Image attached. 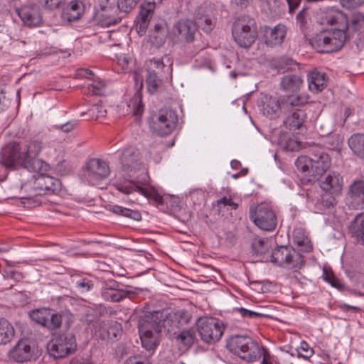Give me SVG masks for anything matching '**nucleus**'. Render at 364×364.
Returning a JSON list of instances; mask_svg holds the SVG:
<instances>
[{"label": "nucleus", "mask_w": 364, "mask_h": 364, "mask_svg": "<svg viewBox=\"0 0 364 364\" xmlns=\"http://www.w3.org/2000/svg\"><path fill=\"white\" fill-rule=\"evenodd\" d=\"M42 148L41 141L31 140L23 146L11 141L1 150L0 161L6 168H14L21 165L29 171L38 173L33 182L24 185L25 188L30 186L33 190V194L25 198L28 200L33 196L56 195L61 190L60 181L47 174L50 170V165L38 158Z\"/></svg>", "instance_id": "f257e3e1"}, {"label": "nucleus", "mask_w": 364, "mask_h": 364, "mask_svg": "<svg viewBox=\"0 0 364 364\" xmlns=\"http://www.w3.org/2000/svg\"><path fill=\"white\" fill-rule=\"evenodd\" d=\"M182 310L168 308L153 311L139 321L138 328L142 346L147 350H154L159 344L162 329L171 339L182 340Z\"/></svg>", "instance_id": "f03ea898"}, {"label": "nucleus", "mask_w": 364, "mask_h": 364, "mask_svg": "<svg viewBox=\"0 0 364 364\" xmlns=\"http://www.w3.org/2000/svg\"><path fill=\"white\" fill-rule=\"evenodd\" d=\"M321 25L335 26L333 30H323L316 33L310 40L311 46L318 53H333L339 50L346 41L348 28V18L345 14L333 7L327 8L319 14Z\"/></svg>", "instance_id": "7ed1b4c3"}, {"label": "nucleus", "mask_w": 364, "mask_h": 364, "mask_svg": "<svg viewBox=\"0 0 364 364\" xmlns=\"http://www.w3.org/2000/svg\"><path fill=\"white\" fill-rule=\"evenodd\" d=\"M193 15L195 22L187 19L183 23V41L185 40L187 43H191L194 39L195 34L198 31L196 24L204 32L210 33L213 30L216 23L213 9L207 3L197 6Z\"/></svg>", "instance_id": "20e7f679"}, {"label": "nucleus", "mask_w": 364, "mask_h": 364, "mask_svg": "<svg viewBox=\"0 0 364 364\" xmlns=\"http://www.w3.org/2000/svg\"><path fill=\"white\" fill-rule=\"evenodd\" d=\"M227 348L240 359L253 363L259 359L261 348L252 337L246 335H234L227 341Z\"/></svg>", "instance_id": "39448f33"}, {"label": "nucleus", "mask_w": 364, "mask_h": 364, "mask_svg": "<svg viewBox=\"0 0 364 364\" xmlns=\"http://www.w3.org/2000/svg\"><path fill=\"white\" fill-rule=\"evenodd\" d=\"M232 33L239 46L250 48L257 37L255 19L246 16L238 18L233 23Z\"/></svg>", "instance_id": "423d86ee"}, {"label": "nucleus", "mask_w": 364, "mask_h": 364, "mask_svg": "<svg viewBox=\"0 0 364 364\" xmlns=\"http://www.w3.org/2000/svg\"><path fill=\"white\" fill-rule=\"evenodd\" d=\"M148 122L152 132L159 136H166L176 128L178 116L172 109H161L152 113Z\"/></svg>", "instance_id": "0eeeda50"}, {"label": "nucleus", "mask_w": 364, "mask_h": 364, "mask_svg": "<svg viewBox=\"0 0 364 364\" xmlns=\"http://www.w3.org/2000/svg\"><path fill=\"white\" fill-rule=\"evenodd\" d=\"M196 325L201 340L208 344L218 342L225 330L223 322L213 317L198 318Z\"/></svg>", "instance_id": "6e6552de"}, {"label": "nucleus", "mask_w": 364, "mask_h": 364, "mask_svg": "<svg viewBox=\"0 0 364 364\" xmlns=\"http://www.w3.org/2000/svg\"><path fill=\"white\" fill-rule=\"evenodd\" d=\"M77 347L73 333L60 334L53 338L47 346L49 355L55 359L63 358L73 353Z\"/></svg>", "instance_id": "1a4fd4ad"}, {"label": "nucleus", "mask_w": 364, "mask_h": 364, "mask_svg": "<svg viewBox=\"0 0 364 364\" xmlns=\"http://www.w3.org/2000/svg\"><path fill=\"white\" fill-rule=\"evenodd\" d=\"M250 218L258 228L264 231H272L277 226L276 215L266 203H261L255 209H250Z\"/></svg>", "instance_id": "9d476101"}, {"label": "nucleus", "mask_w": 364, "mask_h": 364, "mask_svg": "<svg viewBox=\"0 0 364 364\" xmlns=\"http://www.w3.org/2000/svg\"><path fill=\"white\" fill-rule=\"evenodd\" d=\"M271 261L278 266L292 269L300 268L304 264L301 254L287 246H280L271 254Z\"/></svg>", "instance_id": "9b49d317"}, {"label": "nucleus", "mask_w": 364, "mask_h": 364, "mask_svg": "<svg viewBox=\"0 0 364 364\" xmlns=\"http://www.w3.org/2000/svg\"><path fill=\"white\" fill-rule=\"evenodd\" d=\"M165 68L162 60L152 59L150 60L146 78V88L149 93H156L162 85L161 73Z\"/></svg>", "instance_id": "f8f14e48"}, {"label": "nucleus", "mask_w": 364, "mask_h": 364, "mask_svg": "<svg viewBox=\"0 0 364 364\" xmlns=\"http://www.w3.org/2000/svg\"><path fill=\"white\" fill-rule=\"evenodd\" d=\"M110 169L107 161L93 158L90 159L86 164V176L87 180L94 183L97 181L105 179L109 176Z\"/></svg>", "instance_id": "ddd939ff"}, {"label": "nucleus", "mask_w": 364, "mask_h": 364, "mask_svg": "<svg viewBox=\"0 0 364 364\" xmlns=\"http://www.w3.org/2000/svg\"><path fill=\"white\" fill-rule=\"evenodd\" d=\"M9 357L15 362L24 363L34 358L35 354L30 341L26 339H21L10 350Z\"/></svg>", "instance_id": "4468645a"}, {"label": "nucleus", "mask_w": 364, "mask_h": 364, "mask_svg": "<svg viewBox=\"0 0 364 364\" xmlns=\"http://www.w3.org/2000/svg\"><path fill=\"white\" fill-rule=\"evenodd\" d=\"M120 161L124 171H132L138 168L140 164L139 152L132 146L127 147L122 151Z\"/></svg>", "instance_id": "2eb2a0df"}, {"label": "nucleus", "mask_w": 364, "mask_h": 364, "mask_svg": "<svg viewBox=\"0 0 364 364\" xmlns=\"http://www.w3.org/2000/svg\"><path fill=\"white\" fill-rule=\"evenodd\" d=\"M311 176H322L331 166V159L326 153L318 151L313 154L311 157Z\"/></svg>", "instance_id": "dca6fc26"}, {"label": "nucleus", "mask_w": 364, "mask_h": 364, "mask_svg": "<svg viewBox=\"0 0 364 364\" xmlns=\"http://www.w3.org/2000/svg\"><path fill=\"white\" fill-rule=\"evenodd\" d=\"M342 176L336 172H330L321 181V188L326 193L338 195L343 188Z\"/></svg>", "instance_id": "f3484780"}, {"label": "nucleus", "mask_w": 364, "mask_h": 364, "mask_svg": "<svg viewBox=\"0 0 364 364\" xmlns=\"http://www.w3.org/2000/svg\"><path fill=\"white\" fill-rule=\"evenodd\" d=\"M286 35V28L284 25L278 24L274 28L266 27L264 29V42L274 47L282 43Z\"/></svg>", "instance_id": "a211bd4d"}, {"label": "nucleus", "mask_w": 364, "mask_h": 364, "mask_svg": "<svg viewBox=\"0 0 364 364\" xmlns=\"http://www.w3.org/2000/svg\"><path fill=\"white\" fill-rule=\"evenodd\" d=\"M264 99L261 108L263 114L270 119L277 117L284 110L282 98L279 100L275 97H265Z\"/></svg>", "instance_id": "6ab92c4d"}, {"label": "nucleus", "mask_w": 364, "mask_h": 364, "mask_svg": "<svg viewBox=\"0 0 364 364\" xmlns=\"http://www.w3.org/2000/svg\"><path fill=\"white\" fill-rule=\"evenodd\" d=\"M328 77L326 73L313 70L308 74V85L310 91L317 93L326 86Z\"/></svg>", "instance_id": "aec40b11"}, {"label": "nucleus", "mask_w": 364, "mask_h": 364, "mask_svg": "<svg viewBox=\"0 0 364 364\" xmlns=\"http://www.w3.org/2000/svg\"><path fill=\"white\" fill-rule=\"evenodd\" d=\"M83 12V3L80 0H73L63 10L62 17L68 21H75L81 18Z\"/></svg>", "instance_id": "412c9836"}, {"label": "nucleus", "mask_w": 364, "mask_h": 364, "mask_svg": "<svg viewBox=\"0 0 364 364\" xmlns=\"http://www.w3.org/2000/svg\"><path fill=\"white\" fill-rule=\"evenodd\" d=\"M349 232L358 244L364 246V213L356 215L349 225Z\"/></svg>", "instance_id": "4be33fe9"}, {"label": "nucleus", "mask_w": 364, "mask_h": 364, "mask_svg": "<svg viewBox=\"0 0 364 364\" xmlns=\"http://www.w3.org/2000/svg\"><path fill=\"white\" fill-rule=\"evenodd\" d=\"M17 12L23 22L28 26H36L41 23V18L33 7L22 6Z\"/></svg>", "instance_id": "5701e85b"}, {"label": "nucleus", "mask_w": 364, "mask_h": 364, "mask_svg": "<svg viewBox=\"0 0 364 364\" xmlns=\"http://www.w3.org/2000/svg\"><path fill=\"white\" fill-rule=\"evenodd\" d=\"M303 85V80L299 75H288L284 76L280 82V86L283 91L289 93L298 92Z\"/></svg>", "instance_id": "b1692460"}, {"label": "nucleus", "mask_w": 364, "mask_h": 364, "mask_svg": "<svg viewBox=\"0 0 364 364\" xmlns=\"http://www.w3.org/2000/svg\"><path fill=\"white\" fill-rule=\"evenodd\" d=\"M306 119V114L304 110L296 109L283 122L284 126L289 130H296L299 129Z\"/></svg>", "instance_id": "393cba45"}, {"label": "nucleus", "mask_w": 364, "mask_h": 364, "mask_svg": "<svg viewBox=\"0 0 364 364\" xmlns=\"http://www.w3.org/2000/svg\"><path fill=\"white\" fill-rule=\"evenodd\" d=\"M309 99V96L305 94L291 95L284 97L282 98L284 110H289L294 107L304 106L308 103Z\"/></svg>", "instance_id": "a878e982"}, {"label": "nucleus", "mask_w": 364, "mask_h": 364, "mask_svg": "<svg viewBox=\"0 0 364 364\" xmlns=\"http://www.w3.org/2000/svg\"><path fill=\"white\" fill-rule=\"evenodd\" d=\"M293 240L301 250L304 252H310L312 249L309 238L305 235L303 229H295L293 232Z\"/></svg>", "instance_id": "bb28decb"}, {"label": "nucleus", "mask_w": 364, "mask_h": 364, "mask_svg": "<svg viewBox=\"0 0 364 364\" xmlns=\"http://www.w3.org/2000/svg\"><path fill=\"white\" fill-rule=\"evenodd\" d=\"M348 145L356 156L364 158V134L351 136L348 139Z\"/></svg>", "instance_id": "cd10ccee"}, {"label": "nucleus", "mask_w": 364, "mask_h": 364, "mask_svg": "<svg viewBox=\"0 0 364 364\" xmlns=\"http://www.w3.org/2000/svg\"><path fill=\"white\" fill-rule=\"evenodd\" d=\"M14 336V329L5 318H0V344H6L11 341Z\"/></svg>", "instance_id": "c85d7f7f"}, {"label": "nucleus", "mask_w": 364, "mask_h": 364, "mask_svg": "<svg viewBox=\"0 0 364 364\" xmlns=\"http://www.w3.org/2000/svg\"><path fill=\"white\" fill-rule=\"evenodd\" d=\"M93 18L96 23L102 27H109L119 22V20L111 16V13H105L98 9L95 11Z\"/></svg>", "instance_id": "c756f323"}, {"label": "nucleus", "mask_w": 364, "mask_h": 364, "mask_svg": "<svg viewBox=\"0 0 364 364\" xmlns=\"http://www.w3.org/2000/svg\"><path fill=\"white\" fill-rule=\"evenodd\" d=\"M128 107L131 109L133 115L141 117L144 112V105L142 103L141 92L137 90L133 97L129 100Z\"/></svg>", "instance_id": "7c9ffc66"}, {"label": "nucleus", "mask_w": 364, "mask_h": 364, "mask_svg": "<svg viewBox=\"0 0 364 364\" xmlns=\"http://www.w3.org/2000/svg\"><path fill=\"white\" fill-rule=\"evenodd\" d=\"M109 210L114 213L133 219L136 221L141 220V215L137 210H131L117 205H109Z\"/></svg>", "instance_id": "2f4dec72"}, {"label": "nucleus", "mask_w": 364, "mask_h": 364, "mask_svg": "<svg viewBox=\"0 0 364 364\" xmlns=\"http://www.w3.org/2000/svg\"><path fill=\"white\" fill-rule=\"evenodd\" d=\"M130 294V291L123 289L113 291L102 290L101 292L102 296L105 300L112 302H119L127 297Z\"/></svg>", "instance_id": "473e14b6"}, {"label": "nucleus", "mask_w": 364, "mask_h": 364, "mask_svg": "<svg viewBox=\"0 0 364 364\" xmlns=\"http://www.w3.org/2000/svg\"><path fill=\"white\" fill-rule=\"evenodd\" d=\"M269 242L261 237H255L252 242V252L257 255H263L269 252Z\"/></svg>", "instance_id": "72a5a7b5"}, {"label": "nucleus", "mask_w": 364, "mask_h": 364, "mask_svg": "<svg viewBox=\"0 0 364 364\" xmlns=\"http://www.w3.org/2000/svg\"><path fill=\"white\" fill-rule=\"evenodd\" d=\"M45 322L43 327L47 328L50 331H55L62 325V316L58 313H54L49 309V316Z\"/></svg>", "instance_id": "f704fd0d"}, {"label": "nucleus", "mask_w": 364, "mask_h": 364, "mask_svg": "<svg viewBox=\"0 0 364 364\" xmlns=\"http://www.w3.org/2000/svg\"><path fill=\"white\" fill-rule=\"evenodd\" d=\"M29 316L36 323L43 326L48 316H49V309L43 308L32 310L29 313Z\"/></svg>", "instance_id": "c9c22d12"}, {"label": "nucleus", "mask_w": 364, "mask_h": 364, "mask_svg": "<svg viewBox=\"0 0 364 364\" xmlns=\"http://www.w3.org/2000/svg\"><path fill=\"white\" fill-rule=\"evenodd\" d=\"M295 165L299 171L311 176V157L300 156L296 160Z\"/></svg>", "instance_id": "e433bc0d"}, {"label": "nucleus", "mask_w": 364, "mask_h": 364, "mask_svg": "<svg viewBox=\"0 0 364 364\" xmlns=\"http://www.w3.org/2000/svg\"><path fill=\"white\" fill-rule=\"evenodd\" d=\"M352 196L364 205V181L354 182L350 188Z\"/></svg>", "instance_id": "4c0bfd02"}, {"label": "nucleus", "mask_w": 364, "mask_h": 364, "mask_svg": "<svg viewBox=\"0 0 364 364\" xmlns=\"http://www.w3.org/2000/svg\"><path fill=\"white\" fill-rule=\"evenodd\" d=\"M118 190L125 194H130L133 192H137L140 194H145L146 188L139 186L134 182H129L127 184H120L117 187Z\"/></svg>", "instance_id": "58836bf2"}, {"label": "nucleus", "mask_w": 364, "mask_h": 364, "mask_svg": "<svg viewBox=\"0 0 364 364\" xmlns=\"http://www.w3.org/2000/svg\"><path fill=\"white\" fill-rule=\"evenodd\" d=\"M155 9L154 2H146L141 6L139 18L143 20L150 21L152 14Z\"/></svg>", "instance_id": "ea45409f"}, {"label": "nucleus", "mask_w": 364, "mask_h": 364, "mask_svg": "<svg viewBox=\"0 0 364 364\" xmlns=\"http://www.w3.org/2000/svg\"><path fill=\"white\" fill-rule=\"evenodd\" d=\"M333 195V194L326 193L321 196V199L318 200L317 205L319 211H324L333 205L335 198Z\"/></svg>", "instance_id": "a19ab883"}, {"label": "nucleus", "mask_w": 364, "mask_h": 364, "mask_svg": "<svg viewBox=\"0 0 364 364\" xmlns=\"http://www.w3.org/2000/svg\"><path fill=\"white\" fill-rule=\"evenodd\" d=\"M106 313L105 308L102 306H95L87 310L86 316L89 322H92L95 319H97Z\"/></svg>", "instance_id": "79ce46f5"}, {"label": "nucleus", "mask_w": 364, "mask_h": 364, "mask_svg": "<svg viewBox=\"0 0 364 364\" xmlns=\"http://www.w3.org/2000/svg\"><path fill=\"white\" fill-rule=\"evenodd\" d=\"M323 279L326 282L329 283L333 287L342 290L344 288L343 283L336 278L332 272H328L325 270L323 272Z\"/></svg>", "instance_id": "37998d69"}, {"label": "nucleus", "mask_w": 364, "mask_h": 364, "mask_svg": "<svg viewBox=\"0 0 364 364\" xmlns=\"http://www.w3.org/2000/svg\"><path fill=\"white\" fill-rule=\"evenodd\" d=\"M235 312H237L241 315L243 318H257L265 316V315L259 311H251L245 308H235Z\"/></svg>", "instance_id": "c03bdc74"}, {"label": "nucleus", "mask_w": 364, "mask_h": 364, "mask_svg": "<svg viewBox=\"0 0 364 364\" xmlns=\"http://www.w3.org/2000/svg\"><path fill=\"white\" fill-rule=\"evenodd\" d=\"M9 267L5 268L4 277L6 279H11L16 282L21 281L23 279V275L21 272L11 269L9 261H6Z\"/></svg>", "instance_id": "a18cd8bd"}, {"label": "nucleus", "mask_w": 364, "mask_h": 364, "mask_svg": "<svg viewBox=\"0 0 364 364\" xmlns=\"http://www.w3.org/2000/svg\"><path fill=\"white\" fill-rule=\"evenodd\" d=\"M197 340L193 328L183 330V347H191Z\"/></svg>", "instance_id": "49530a36"}, {"label": "nucleus", "mask_w": 364, "mask_h": 364, "mask_svg": "<svg viewBox=\"0 0 364 364\" xmlns=\"http://www.w3.org/2000/svg\"><path fill=\"white\" fill-rule=\"evenodd\" d=\"M166 31L151 32L150 41L156 47H161L165 42Z\"/></svg>", "instance_id": "de8ad7c7"}, {"label": "nucleus", "mask_w": 364, "mask_h": 364, "mask_svg": "<svg viewBox=\"0 0 364 364\" xmlns=\"http://www.w3.org/2000/svg\"><path fill=\"white\" fill-rule=\"evenodd\" d=\"M364 26V15L360 13L354 14L350 20V28L357 31ZM349 27V25H348Z\"/></svg>", "instance_id": "09e8293b"}, {"label": "nucleus", "mask_w": 364, "mask_h": 364, "mask_svg": "<svg viewBox=\"0 0 364 364\" xmlns=\"http://www.w3.org/2000/svg\"><path fill=\"white\" fill-rule=\"evenodd\" d=\"M75 286L82 293H85L90 291L93 288L94 284L87 278H82L75 282Z\"/></svg>", "instance_id": "8fccbe9b"}, {"label": "nucleus", "mask_w": 364, "mask_h": 364, "mask_svg": "<svg viewBox=\"0 0 364 364\" xmlns=\"http://www.w3.org/2000/svg\"><path fill=\"white\" fill-rule=\"evenodd\" d=\"M298 354L300 357L305 359H309L314 354V350L310 348L309 345L306 341H301L300 346L297 349Z\"/></svg>", "instance_id": "3c124183"}, {"label": "nucleus", "mask_w": 364, "mask_h": 364, "mask_svg": "<svg viewBox=\"0 0 364 364\" xmlns=\"http://www.w3.org/2000/svg\"><path fill=\"white\" fill-rule=\"evenodd\" d=\"M12 105V100L5 92L0 91V114L7 111Z\"/></svg>", "instance_id": "603ef678"}, {"label": "nucleus", "mask_w": 364, "mask_h": 364, "mask_svg": "<svg viewBox=\"0 0 364 364\" xmlns=\"http://www.w3.org/2000/svg\"><path fill=\"white\" fill-rule=\"evenodd\" d=\"M139 0H119V9L125 13H127L136 7Z\"/></svg>", "instance_id": "864d4df0"}, {"label": "nucleus", "mask_w": 364, "mask_h": 364, "mask_svg": "<svg viewBox=\"0 0 364 364\" xmlns=\"http://www.w3.org/2000/svg\"><path fill=\"white\" fill-rule=\"evenodd\" d=\"M65 0H38L40 5L45 9L54 10L60 7Z\"/></svg>", "instance_id": "5fc2aeb1"}, {"label": "nucleus", "mask_w": 364, "mask_h": 364, "mask_svg": "<svg viewBox=\"0 0 364 364\" xmlns=\"http://www.w3.org/2000/svg\"><path fill=\"white\" fill-rule=\"evenodd\" d=\"M170 24H172L171 28H170V34L178 36L182 32V20L181 18L170 20Z\"/></svg>", "instance_id": "6e6d98bb"}, {"label": "nucleus", "mask_w": 364, "mask_h": 364, "mask_svg": "<svg viewBox=\"0 0 364 364\" xmlns=\"http://www.w3.org/2000/svg\"><path fill=\"white\" fill-rule=\"evenodd\" d=\"M124 364H149V363L146 356L138 354L128 358Z\"/></svg>", "instance_id": "4d7b16f0"}, {"label": "nucleus", "mask_w": 364, "mask_h": 364, "mask_svg": "<svg viewBox=\"0 0 364 364\" xmlns=\"http://www.w3.org/2000/svg\"><path fill=\"white\" fill-rule=\"evenodd\" d=\"M105 85V83L102 81H94L92 83L88 85L87 89L92 95H97L101 94Z\"/></svg>", "instance_id": "13d9d810"}, {"label": "nucleus", "mask_w": 364, "mask_h": 364, "mask_svg": "<svg viewBox=\"0 0 364 364\" xmlns=\"http://www.w3.org/2000/svg\"><path fill=\"white\" fill-rule=\"evenodd\" d=\"M77 125L76 121H70L68 122L61 125H55V128L57 129H60L65 133H69L73 131Z\"/></svg>", "instance_id": "bf43d9fd"}, {"label": "nucleus", "mask_w": 364, "mask_h": 364, "mask_svg": "<svg viewBox=\"0 0 364 364\" xmlns=\"http://www.w3.org/2000/svg\"><path fill=\"white\" fill-rule=\"evenodd\" d=\"M97 1V4L95 6V11H97V9H98L100 11H103V12L105 13H112V9L108 0H105V1L103 0Z\"/></svg>", "instance_id": "052dcab7"}, {"label": "nucleus", "mask_w": 364, "mask_h": 364, "mask_svg": "<svg viewBox=\"0 0 364 364\" xmlns=\"http://www.w3.org/2000/svg\"><path fill=\"white\" fill-rule=\"evenodd\" d=\"M340 3L343 7L353 9L364 4V0H340Z\"/></svg>", "instance_id": "680f3d73"}, {"label": "nucleus", "mask_w": 364, "mask_h": 364, "mask_svg": "<svg viewBox=\"0 0 364 364\" xmlns=\"http://www.w3.org/2000/svg\"><path fill=\"white\" fill-rule=\"evenodd\" d=\"M149 21L139 18L136 24V29L140 36L146 33Z\"/></svg>", "instance_id": "e2e57ef3"}, {"label": "nucleus", "mask_w": 364, "mask_h": 364, "mask_svg": "<svg viewBox=\"0 0 364 364\" xmlns=\"http://www.w3.org/2000/svg\"><path fill=\"white\" fill-rule=\"evenodd\" d=\"M142 195L146 196L148 198H151V199L154 200L158 204L164 203V200H163L162 196L154 191H149L147 189H146L145 194H142Z\"/></svg>", "instance_id": "0e129e2a"}, {"label": "nucleus", "mask_w": 364, "mask_h": 364, "mask_svg": "<svg viewBox=\"0 0 364 364\" xmlns=\"http://www.w3.org/2000/svg\"><path fill=\"white\" fill-rule=\"evenodd\" d=\"M218 205L223 204V205H228L231 207L232 210H235L237 207V204L235 203L230 198L226 196L223 197L217 201Z\"/></svg>", "instance_id": "69168bd1"}, {"label": "nucleus", "mask_w": 364, "mask_h": 364, "mask_svg": "<svg viewBox=\"0 0 364 364\" xmlns=\"http://www.w3.org/2000/svg\"><path fill=\"white\" fill-rule=\"evenodd\" d=\"M119 285L117 282H115L114 280H110V281L107 282L105 284L102 290H107V291L120 290V289H119Z\"/></svg>", "instance_id": "338daca9"}, {"label": "nucleus", "mask_w": 364, "mask_h": 364, "mask_svg": "<svg viewBox=\"0 0 364 364\" xmlns=\"http://www.w3.org/2000/svg\"><path fill=\"white\" fill-rule=\"evenodd\" d=\"M301 0H287V2L289 6V11L290 13H292L299 6L300 4Z\"/></svg>", "instance_id": "774afa93"}]
</instances>
